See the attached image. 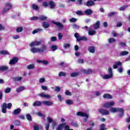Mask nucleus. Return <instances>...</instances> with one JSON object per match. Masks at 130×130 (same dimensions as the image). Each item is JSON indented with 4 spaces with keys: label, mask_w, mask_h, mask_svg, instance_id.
<instances>
[{
    "label": "nucleus",
    "mask_w": 130,
    "mask_h": 130,
    "mask_svg": "<svg viewBox=\"0 0 130 130\" xmlns=\"http://www.w3.org/2000/svg\"><path fill=\"white\" fill-rule=\"evenodd\" d=\"M46 50V46L43 45L41 48H35L34 47H31L30 51L32 53H36L38 52H44Z\"/></svg>",
    "instance_id": "nucleus-1"
},
{
    "label": "nucleus",
    "mask_w": 130,
    "mask_h": 130,
    "mask_svg": "<svg viewBox=\"0 0 130 130\" xmlns=\"http://www.w3.org/2000/svg\"><path fill=\"white\" fill-rule=\"evenodd\" d=\"M1 108L2 109L3 113H7V108L11 109L12 108V103H4L1 105Z\"/></svg>",
    "instance_id": "nucleus-2"
},
{
    "label": "nucleus",
    "mask_w": 130,
    "mask_h": 130,
    "mask_svg": "<svg viewBox=\"0 0 130 130\" xmlns=\"http://www.w3.org/2000/svg\"><path fill=\"white\" fill-rule=\"evenodd\" d=\"M74 36L77 41H87V38L86 37H80L78 32L75 33Z\"/></svg>",
    "instance_id": "nucleus-3"
},
{
    "label": "nucleus",
    "mask_w": 130,
    "mask_h": 130,
    "mask_svg": "<svg viewBox=\"0 0 130 130\" xmlns=\"http://www.w3.org/2000/svg\"><path fill=\"white\" fill-rule=\"evenodd\" d=\"M111 112L115 113V112H123L124 110L121 108H114L112 107L110 109Z\"/></svg>",
    "instance_id": "nucleus-4"
},
{
    "label": "nucleus",
    "mask_w": 130,
    "mask_h": 130,
    "mask_svg": "<svg viewBox=\"0 0 130 130\" xmlns=\"http://www.w3.org/2000/svg\"><path fill=\"white\" fill-rule=\"evenodd\" d=\"M77 115L78 116H82L83 117H86L88 118L89 117V115L86 113H84L83 112H78L77 113ZM84 121H87V119H84Z\"/></svg>",
    "instance_id": "nucleus-5"
},
{
    "label": "nucleus",
    "mask_w": 130,
    "mask_h": 130,
    "mask_svg": "<svg viewBox=\"0 0 130 130\" xmlns=\"http://www.w3.org/2000/svg\"><path fill=\"white\" fill-rule=\"evenodd\" d=\"M114 105H115V103L112 101L104 104V107H105V108H109V107H112V106H114Z\"/></svg>",
    "instance_id": "nucleus-6"
},
{
    "label": "nucleus",
    "mask_w": 130,
    "mask_h": 130,
    "mask_svg": "<svg viewBox=\"0 0 130 130\" xmlns=\"http://www.w3.org/2000/svg\"><path fill=\"white\" fill-rule=\"evenodd\" d=\"M6 8L4 9L3 10V13H5L8 12V11H9V10H10L11 9V8H12V5L10 3H7L6 5Z\"/></svg>",
    "instance_id": "nucleus-7"
},
{
    "label": "nucleus",
    "mask_w": 130,
    "mask_h": 130,
    "mask_svg": "<svg viewBox=\"0 0 130 130\" xmlns=\"http://www.w3.org/2000/svg\"><path fill=\"white\" fill-rule=\"evenodd\" d=\"M40 44H41V42L33 41L29 44V46H30V47H33V46H38V45H40Z\"/></svg>",
    "instance_id": "nucleus-8"
},
{
    "label": "nucleus",
    "mask_w": 130,
    "mask_h": 130,
    "mask_svg": "<svg viewBox=\"0 0 130 130\" xmlns=\"http://www.w3.org/2000/svg\"><path fill=\"white\" fill-rule=\"evenodd\" d=\"M40 97L42 98H46L47 99H50L51 96L48 94H46L43 92H41L38 94Z\"/></svg>",
    "instance_id": "nucleus-9"
},
{
    "label": "nucleus",
    "mask_w": 130,
    "mask_h": 130,
    "mask_svg": "<svg viewBox=\"0 0 130 130\" xmlns=\"http://www.w3.org/2000/svg\"><path fill=\"white\" fill-rule=\"evenodd\" d=\"M47 120L48 122L46 124V130H48L49 128V123H51V122H52V119H51L50 117H48L47 118Z\"/></svg>",
    "instance_id": "nucleus-10"
},
{
    "label": "nucleus",
    "mask_w": 130,
    "mask_h": 130,
    "mask_svg": "<svg viewBox=\"0 0 130 130\" xmlns=\"http://www.w3.org/2000/svg\"><path fill=\"white\" fill-rule=\"evenodd\" d=\"M52 23L57 26L58 27V29H62V28H63V25L59 22L52 21Z\"/></svg>",
    "instance_id": "nucleus-11"
},
{
    "label": "nucleus",
    "mask_w": 130,
    "mask_h": 130,
    "mask_svg": "<svg viewBox=\"0 0 130 130\" xmlns=\"http://www.w3.org/2000/svg\"><path fill=\"white\" fill-rule=\"evenodd\" d=\"M44 105H46V106H51V105H53V103L52 102L48 101H44L42 102Z\"/></svg>",
    "instance_id": "nucleus-12"
},
{
    "label": "nucleus",
    "mask_w": 130,
    "mask_h": 130,
    "mask_svg": "<svg viewBox=\"0 0 130 130\" xmlns=\"http://www.w3.org/2000/svg\"><path fill=\"white\" fill-rule=\"evenodd\" d=\"M100 112L104 115H108L109 114V111L107 110H105L104 109L100 110Z\"/></svg>",
    "instance_id": "nucleus-13"
},
{
    "label": "nucleus",
    "mask_w": 130,
    "mask_h": 130,
    "mask_svg": "<svg viewBox=\"0 0 130 130\" xmlns=\"http://www.w3.org/2000/svg\"><path fill=\"white\" fill-rule=\"evenodd\" d=\"M18 62V58L14 57L11 60H10L9 62L10 64H15V63Z\"/></svg>",
    "instance_id": "nucleus-14"
},
{
    "label": "nucleus",
    "mask_w": 130,
    "mask_h": 130,
    "mask_svg": "<svg viewBox=\"0 0 130 130\" xmlns=\"http://www.w3.org/2000/svg\"><path fill=\"white\" fill-rule=\"evenodd\" d=\"M113 77V74L105 75L102 76L103 79L107 80L108 79H111Z\"/></svg>",
    "instance_id": "nucleus-15"
},
{
    "label": "nucleus",
    "mask_w": 130,
    "mask_h": 130,
    "mask_svg": "<svg viewBox=\"0 0 130 130\" xmlns=\"http://www.w3.org/2000/svg\"><path fill=\"white\" fill-rule=\"evenodd\" d=\"M94 5H95V3H94V1H87L85 4V6H87V7H92V6H94Z\"/></svg>",
    "instance_id": "nucleus-16"
},
{
    "label": "nucleus",
    "mask_w": 130,
    "mask_h": 130,
    "mask_svg": "<svg viewBox=\"0 0 130 130\" xmlns=\"http://www.w3.org/2000/svg\"><path fill=\"white\" fill-rule=\"evenodd\" d=\"M119 66H121V62L120 61H117L113 65V69H117Z\"/></svg>",
    "instance_id": "nucleus-17"
},
{
    "label": "nucleus",
    "mask_w": 130,
    "mask_h": 130,
    "mask_svg": "<svg viewBox=\"0 0 130 130\" xmlns=\"http://www.w3.org/2000/svg\"><path fill=\"white\" fill-rule=\"evenodd\" d=\"M66 123H63L59 125H58L57 127V130H62L63 129V127L66 126Z\"/></svg>",
    "instance_id": "nucleus-18"
},
{
    "label": "nucleus",
    "mask_w": 130,
    "mask_h": 130,
    "mask_svg": "<svg viewBox=\"0 0 130 130\" xmlns=\"http://www.w3.org/2000/svg\"><path fill=\"white\" fill-rule=\"evenodd\" d=\"M83 73L84 74H86V75H90V74H92L93 71H92V70L88 69V70H82Z\"/></svg>",
    "instance_id": "nucleus-19"
},
{
    "label": "nucleus",
    "mask_w": 130,
    "mask_h": 130,
    "mask_svg": "<svg viewBox=\"0 0 130 130\" xmlns=\"http://www.w3.org/2000/svg\"><path fill=\"white\" fill-rule=\"evenodd\" d=\"M49 6L51 9H54L55 7V3L52 1L49 2Z\"/></svg>",
    "instance_id": "nucleus-20"
},
{
    "label": "nucleus",
    "mask_w": 130,
    "mask_h": 130,
    "mask_svg": "<svg viewBox=\"0 0 130 130\" xmlns=\"http://www.w3.org/2000/svg\"><path fill=\"white\" fill-rule=\"evenodd\" d=\"M93 13V11H92V10L91 9H87L85 11H84V13L85 15H88V16H90V15H92V13Z\"/></svg>",
    "instance_id": "nucleus-21"
},
{
    "label": "nucleus",
    "mask_w": 130,
    "mask_h": 130,
    "mask_svg": "<svg viewBox=\"0 0 130 130\" xmlns=\"http://www.w3.org/2000/svg\"><path fill=\"white\" fill-rule=\"evenodd\" d=\"M42 27H43V28H48V27H49V26H50V24H49V23H48L47 22H45L42 23Z\"/></svg>",
    "instance_id": "nucleus-22"
},
{
    "label": "nucleus",
    "mask_w": 130,
    "mask_h": 130,
    "mask_svg": "<svg viewBox=\"0 0 130 130\" xmlns=\"http://www.w3.org/2000/svg\"><path fill=\"white\" fill-rule=\"evenodd\" d=\"M21 112V109H17L14 110L13 112V114L14 115H17V114H19Z\"/></svg>",
    "instance_id": "nucleus-23"
},
{
    "label": "nucleus",
    "mask_w": 130,
    "mask_h": 130,
    "mask_svg": "<svg viewBox=\"0 0 130 130\" xmlns=\"http://www.w3.org/2000/svg\"><path fill=\"white\" fill-rule=\"evenodd\" d=\"M24 90H25V87L21 86L16 89V91L17 93H20V92H22V91H24Z\"/></svg>",
    "instance_id": "nucleus-24"
},
{
    "label": "nucleus",
    "mask_w": 130,
    "mask_h": 130,
    "mask_svg": "<svg viewBox=\"0 0 130 130\" xmlns=\"http://www.w3.org/2000/svg\"><path fill=\"white\" fill-rule=\"evenodd\" d=\"M0 54H2L3 55H5L6 54L10 55V52H9V51L7 50H3L2 51H0Z\"/></svg>",
    "instance_id": "nucleus-25"
},
{
    "label": "nucleus",
    "mask_w": 130,
    "mask_h": 130,
    "mask_svg": "<svg viewBox=\"0 0 130 130\" xmlns=\"http://www.w3.org/2000/svg\"><path fill=\"white\" fill-rule=\"evenodd\" d=\"M42 104V102L40 101H36L32 104L33 106H40Z\"/></svg>",
    "instance_id": "nucleus-26"
},
{
    "label": "nucleus",
    "mask_w": 130,
    "mask_h": 130,
    "mask_svg": "<svg viewBox=\"0 0 130 130\" xmlns=\"http://www.w3.org/2000/svg\"><path fill=\"white\" fill-rule=\"evenodd\" d=\"M99 27H100V21H96V22L95 23V24L94 25V28L95 29H98V28H99Z\"/></svg>",
    "instance_id": "nucleus-27"
},
{
    "label": "nucleus",
    "mask_w": 130,
    "mask_h": 130,
    "mask_svg": "<svg viewBox=\"0 0 130 130\" xmlns=\"http://www.w3.org/2000/svg\"><path fill=\"white\" fill-rule=\"evenodd\" d=\"M96 34V31L92 29H90L88 30V35L92 36V35H94V34Z\"/></svg>",
    "instance_id": "nucleus-28"
},
{
    "label": "nucleus",
    "mask_w": 130,
    "mask_h": 130,
    "mask_svg": "<svg viewBox=\"0 0 130 130\" xmlns=\"http://www.w3.org/2000/svg\"><path fill=\"white\" fill-rule=\"evenodd\" d=\"M88 51H89V52H91V53H94V52H95V47H89Z\"/></svg>",
    "instance_id": "nucleus-29"
},
{
    "label": "nucleus",
    "mask_w": 130,
    "mask_h": 130,
    "mask_svg": "<svg viewBox=\"0 0 130 130\" xmlns=\"http://www.w3.org/2000/svg\"><path fill=\"white\" fill-rule=\"evenodd\" d=\"M22 77L17 76L14 78V80L15 81V82H20L22 80Z\"/></svg>",
    "instance_id": "nucleus-30"
},
{
    "label": "nucleus",
    "mask_w": 130,
    "mask_h": 130,
    "mask_svg": "<svg viewBox=\"0 0 130 130\" xmlns=\"http://www.w3.org/2000/svg\"><path fill=\"white\" fill-rule=\"evenodd\" d=\"M103 97L104 98H108V99H112V96L109 94H105Z\"/></svg>",
    "instance_id": "nucleus-31"
},
{
    "label": "nucleus",
    "mask_w": 130,
    "mask_h": 130,
    "mask_svg": "<svg viewBox=\"0 0 130 130\" xmlns=\"http://www.w3.org/2000/svg\"><path fill=\"white\" fill-rule=\"evenodd\" d=\"M126 54H128V52L123 51L120 53V56H123V55H126Z\"/></svg>",
    "instance_id": "nucleus-32"
},
{
    "label": "nucleus",
    "mask_w": 130,
    "mask_h": 130,
    "mask_svg": "<svg viewBox=\"0 0 130 130\" xmlns=\"http://www.w3.org/2000/svg\"><path fill=\"white\" fill-rule=\"evenodd\" d=\"M9 67L7 66H0V71H7Z\"/></svg>",
    "instance_id": "nucleus-33"
},
{
    "label": "nucleus",
    "mask_w": 130,
    "mask_h": 130,
    "mask_svg": "<svg viewBox=\"0 0 130 130\" xmlns=\"http://www.w3.org/2000/svg\"><path fill=\"white\" fill-rule=\"evenodd\" d=\"M67 76V73L66 72H61L58 74L59 77H66Z\"/></svg>",
    "instance_id": "nucleus-34"
},
{
    "label": "nucleus",
    "mask_w": 130,
    "mask_h": 130,
    "mask_svg": "<svg viewBox=\"0 0 130 130\" xmlns=\"http://www.w3.org/2000/svg\"><path fill=\"white\" fill-rule=\"evenodd\" d=\"M35 67V66L34 64H30L27 66V69L28 70H32V69H34Z\"/></svg>",
    "instance_id": "nucleus-35"
},
{
    "label": "nucleus",
    "mask_w": 130,
    "mask_h": 130,
    "mask_svg": "<svg viewBox=\"0 0 130 130\" xmlns=\"http://www.w3.org/2000/svg\"><path fill=\"white\" fill-rule=\"evenodd\" d=\"M71 77H72L73 78L75 77H78V76H79V73L78 72H73L71 74Z\"/></svg>",
    "instance_id": "nucleus-36"
},
{
    "label": "nucleus",
    "mask_w": 130,
    "mask_h": 130,
    "mask_svg": "<svg viewBox=\"0 0 130 130\" xmlns=\"http://www.w3.org/2000/svg\"><path fill=\"white\" fill-rule=\"evenodd\" d=\"M11 90H12L11 88L8 87L4 90L5 93H6V94H8L10 93V92H11Z\"/></svg>",
    "instance_id": "nucleus-37"
},
{
    "label": "nucleus",
    "mask_w": 130,
    "mask_h": 130,
    "mask_svg": "<svg viewBox=\"0 0 130 130\" xmlns=\"http://www.w3.org/2000/svg\"><path fill=\"white\" fill-rule=\"evenodd\" d=\"M46 19H47V17L43 15L39 17V19L41 20L42 21H44V20H46Z\"/></svg>",
    "instance_id": "nucleus-38"
},
{
    "label": "nucleus",
    "mask_w": 130,
    "mask_h": 130,
    "mask_svg": "<svg viewBox=\"0 0 130 130\" xmlns=\"http://www.w3.org/2000/svg\"><path fill=\"white\" fill-rule=\"evenodd\" d=\"M49 2H43V6L45 8H47V7L49 6Z\"/></svg>",
    "instance_id": "nucleus-39"
},
{
    "label": "nucleus",
    "mask_w": 130,
    "mask_h": 130,
    "mask_svg": "<svg viewBox=\"0 0 130 130\" xmlns=\"http://www.w3.org/2000/svg\"><path fill=\"white\" fill-rule=\"evenodd\" d=\"M75 13L76 15H80V16L84 15V13H83V12H82L81 11H76V12H75Z\"/></svg>",
    "instance_id": "nucleus-40"
},
{
    "label": "nucleus",
    "mask_w": 130,
    "mask_h": 130,
    "mask_svg": "<svg viewBox=\"0 0 130 130\" xmlns=\"http://www.w3.org/2000/svg\"><path fill=\"white\" fill-rule=\"evenodd\" d=\"M109 43H113V42H115V39L112 38L109 39L108 40Z\"/></svg>",
    "instance_id": "nucleus-41"
},
{
    "label": "nucleus",
    "mask_w": 130,
    "mask_h": 130,
    "mask_svg": "<svg viewBox=\"0 0 130 130\" xmlns=\"http://www.w3.org/2000/svg\"><path fill=\"white\" fill-rule=\"evenodd\" d=\"M66 103L69 105H72V104H73L74 102L72 100H67L66 101Z\"/></svg>",
    "instance_id": "nucleus-42"
},
{
    "label": "nucleus",
    "mask_w": 130,
    "mask_h": 130,
    "mask_svg": "<svg viewBox=\"0 0 130 130\" xmlns=\"http://www.w3.org/2000/svg\"><path fill=\"white\" fill-rule=\"evenodd\" d=\"M69 21L71 23H74L75 22H77V18H72L70 19Z\"/></svg>",
    "instance_id": "nucleus-43"
},
{
    "label": "nucleus",
    "mask_w": 130,
    "mask_h": 130,
    "mask_svg": "<svg viewBox=\"0 0 130 130\" xmlns=\"http://www.w3.org/2000/svg\"><path fill=\"white\" fill-rule=\"evenodd\" d=\"M17 32H22L23 31V28L22 27H18L16 28Z\"/></svg>",
    "instance_id": "nucleus-44"
},
{
    "label": "nucleus",
    "mask_w": 130,
    "mask_h": 130,
    "mask_svg": "<svg viewBox=\"0 0 130 130\" xmlns=\"http://www.w3.org/2000/svg\"><path fill=\"white\" fill-rule=\"evenodd\" d=\"M100 130H106V128H105V124H103L101 125V128Z\"/></svg>",
    "instance_id": "nucleus-45"
},
{
    "label": "nucleus",
    "mask_w": 130,
    "mask_h": 130,
    "mask_svg": "<svg viewBox=\"0 0 130 130\" xmlns=\"http://www.w3.org/2000/svg\"><path fill=\"white\" fill-rule=\"evenodd\" d=\"M115 14H116V12H112L109 13L108 15V17H112V16H114Z\"/></svg>",
    "instance_id": "nucleus-46"
},
{
    "label": "nucleus",
    "mask_w": 130,
    "mask_h": 130,
    "mask_svg": "<svg viewBox=\"0 0 130 130\" xmlns=\"http://www.w3.org/2000/svg\"><path fill=\"white\" fill-rule=\"evenodd\" d=\"M51 48V50H52V51H55V50H56V49H57V46H52Z\"/></svg>",
    "instance_id": "nucleus-47"
},
{
    "label": "nucleus",
    "mask_w": 130,
    "mask_h": 130,
    "mask_svg": "<svg viewBox=\"0 0 130 130\" xmlns=\"http://www.w3.org/2000/svg\"><path fill=\"white\" fill-rule=\"evenodd\" d=\"M32 7L34 10H38V6L36 4H32Z\"/></svg>",
    "instance_id": "nucleus-48"
},
{
    "label": "nucleus",
    "mask_w": 130,
    "mask_h": 130,
    "mask_svg": "<svg viewBox=\"0 0 130 130\" xmlns=\"http://www.w3.org/2000/svg\"><path fill=\"white\" fill-rule=\"evenodd\" d=\"M26 118L28 120H31L32 119V117H31V115L30 114H26Z\"/></svg>",
    "instance_id": "nucleus-49"
},
{
    "label": "nucleus",
    "mask_w": 130,
    "mask_h": 130,
    "mask_svg": "<svg viewBox=\"0 0 130 130\" xmlns=\"http://www.w3.org/2000/svg\"><path fill=\"white\" fill-rule=\"evenodd\" d=\"M118 73H120V74H121L122 72H123V68L122 67H120V68H118L117 70Z\"/></svg>",
    "instance_id": "nucleus-50"
},
{
    "label": "nucleus",
    "mask_w": 130,
    "mask_h": 130,
    "mask_svg": "<svg viewBox=\"0 0 130 130\" xmlns=\"http://www.w3.org/2000/svg\"><path fill=\"white\" fill-rule=\"evenodd\" d=\"M127 8V6H123L122 7H120L119 10V11H124L125 10V8Z\"/></svg>",
    "instance_id": "nucleus-51"
},
{
    "label": "nucleus",
    "mask_w": 130,
    "mask_h": 130,
    "mask_svg": "<svg viewBox=\"0 0 130 130\" xmlns=\"http://www.w3.org/2000/svg\"><path fill=\"white\" fill-rule=\"evenodd\" d=\"M34 130H39V126L38 125H33Z\"/></svg>",
    "instance_id": "nucleus-52"
},
{
    "label": "nucleus",
    "mask_w": 130,
    "mask_h": 130,
    "mask_svg": "<svg viewBox=\"0 0 130 130\" xmlns=\"http://www.w3.org/2000/svg\"><path fill=\"white\" fill-rule=\"evenodd\" d=\"M71 46L70 44H64L63 45L64 48H69Z\"/></svg>",
    "instance_id": "nucleus-53"
},
{
    "label": "nucleus",
    "mask_w": 130,
    "mask_h": 130,
    "mask_svg": "<svg viewBox=\"0 0 130 130\" xmlns=\"http://www.w3.org/2000/svg\"><path fill=\"white\" fill-rule=\"evenodd\" d=\"M119 45L122 47H125V46H126V45L125 44V43H122V42L119 43Z\"/></svg>",
    "instance_id": "nucleus-54"
},
{
    "label": "nucleus",
    "mask_w": 130,
    "mask_h": 130,
    "mask_svg": "<svg viewBox=\"0 0 130 130\" xmlns=\"http://www.w3.org/2000/svg\"><path fill=\"white\" fill-rule=\"evenodd\" d=\"M65 94H66V95H68L69 96H72V92H71L69 90H67L65 92Z\"/></svg>",
    "instance_id": "nucleus-55"
},
{
    "label": "nucleus",
    "mask_w": 130,
    "mask_h": 130,
    "mask_svg": "<svg viewBox=\"0 0 130 130\" xmlns=\"http://www.w3.org/2000/svg\"><path fill=\"white\" fill-rule=\"evenodd\" d=\"M38 19H39V17H32L30 19L31 21H34L35 20H38Z\"/></svg>",
    "instance_id": "nucleus-56"
},
{
    "label": "nucleus",
    "mask_w": 130,
    "mask_h": 130,
    "mask_svg": "<svg viewBox=\"0 0 130 130\" xmlns=\"http://www.w3.org/2000/svg\"><path fill=\"white\" fill-rule=\"evenodd\" d=\"M58 38L59 40H60L61 38H62V34H61V33L58 34Z\"/></svg>",
    "instance_id": "nucleus-57"
},
{
    "label": "nucleus",
    "mask_w": 130,
    "mask_h": 130,
    "mask_svg": "<svg viewBox=\"0 0 130 130\" xmlns=\"http://www.w3.org/2000/svg\"><path fill=\"white\" fill-rule=\"evenodd\" d=\"M54 91L55 92H59L60 91V87H56L55 89H54Z\"/></svg>",
    "instance_id": "nucleus-58"
},
{
    "label": "nucleus",
    "mask_w": 130,
    "mask_h": 130,
    "mask_svg": "<svg viewBox=\"0 0 130 130\" xmlns=\"http://www.w3.org/2000/svg\"><path fill=\"white\" fill-rule=\"evenodd\" d=\"M40 83H44L45 82V79L42 78L39 79Z\"/></svg>",
    "instance_id": "nucleus-59"
},
{
    "label": "nucleus",
    "mask_w": 130,
    "mask_h": 130,
    "mask_svg": "<svg viewBox=\"0 0 130 130\" xmlns=\"http://www.w3.org/2000/svg\"><path fill=\"white\" fill-rule=\"evenodd\" d=\"M14 124L15 125H20V121H18V120L15 121Z\"/></svg>",
    "instance_id": "nucleus-60"
},
{
    "label": "nucleus",
    "mask_w": 130,
    "mask_h": 130,
    "mask_svg": "<svg viewBox=\"0 0 130 130\" xmlns=\"http://www.w3.org/2000/svg\"><path fill=\"white\" fill-rule=\"evenodd\" d=\"M41 88H42V90H44L45 91H46V90H47V86H46L42 85Z\"/></svg>",
    "instance_id": "nucleus-61"
},
{
    "label": "nucleus",
    "mask_w": 130,
    "mask_h": 130,
    "mask_svg": "<svg viewBox=\"0 0 130 130\" xmlns=\"http://www.w3.org/2000/svg\"><path fill=\"white\" fill-rule=\"evenodd\" d=\"M64 129L65 130H74L73 129H70V127L69 126V125H67L64 126Z\"/></svg>",
    "instance_id": "nucleus-62"
},
{
    "label": "nucleus",
    "mask_w": 130,
    "mask_h": 130,
    "mask_svg": "<svg viewBox=\"0 0 130 130\" xmlns=\"http://www.w3.org/2000/svg\"><path fill=\"white\" fill-rule=\"evenodd\" d=\"M64 129L65 130H74L73 129H70V127L69 126V125H67L64 126Z\"/></svg>",
    "instance_id": "nucleus-63"
},
{
    "label": "nucleus",
    "mask_w": 130,
    "mask_h": 130,
    "mask_svg": "<svg viewBox=\"0 0 130 130\" xmlns=\"http://www.w3.org/2000/svg\"><path fill=\"white\" fill-rule=\"evenodd\" d=\"M51 41H56V37H53L51 38Z\"/></svg>",
    "instance_id": "nucleus-64"
}]
</instances>
